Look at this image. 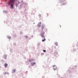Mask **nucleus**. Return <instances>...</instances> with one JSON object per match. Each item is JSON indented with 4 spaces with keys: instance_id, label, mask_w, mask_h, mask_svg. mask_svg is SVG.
Wrapping results in <instances>:
<instances>
[{
    "instance_id": "nucleus-16",
    "label": "nucleus",
    "mask_w": 78,
    "mask_h": 78,
    "mask_svg": "<svg viewBox=\"0 0 78 78\" xmlns=\"http://www.w3.org/2000/svg\"><path fill=\"white\" fill-rule=\"evenodd\" d=\"M39 23H40V24H41V22H40Z\"/></svg>"
},
{
    "instance_id": "nucleus-17",
    "label": "nucleus",
    "mask_w": 78,
    "mask_h": 78,
    "mask_svg": "<svg viewBox=\"0 0 78 78\" xmlns=\"http://www.w3.org/2000/svg\"><path fill=\"white\" fill-rule=\"evenodd\" d=\"M56 70V69H54V70Z\"/></svg>"
},
{
    "instance_id": "nucleus-10",
    "label": "nucleus",
    "mask_w": 78,
    "mask_h": 78,
    "mask_svg": "<svg viewBox=\"0 0 78 78\" xmlns=\"http://www.w3.org/2000/svg\"><path fill=\"white\" fill-rule=\"evenodd\" d=\"M44 52H46V51L45 50H43Z\"/></svg>"
},
{
    "instance_id": "nucleus-8",
    "label": "nucleus",
    "mask_w": 78,
    "mask_h": 78,
    "mask_svg": "<svg viewBox=\"0 0 78 78\" xmlns=\"http://www.w3.org/2000/svg\"><path fill=\"white\" fill-rule=\"evenodd\" d=\"M46 40L45 38H44V40H42V42H44V41H45Z\"/></svg>"
},
{
    "instance_id": "nucleus-1",
    "label": "nucleus",
    "mask_w": 78,
    "mask_h": 78,
    "mask_svg": "<svg viewBox=\"0 0 78 78\" xmlns=\"http://www.w3.org/2000/svg\"><path fill=\"white\" fill-rule=\"evenodd\" d=\"M15 3V0H9L7 2V3L9 5H10V8L11 9H13L14 6V3Z\"/></svg>"
},
{
    "instance_id": "nucleus-4",
    "label": "nucleus",
    "mask_w": 78,
    "mask_h": 78,
    "mask_svg": "<svg viewBox=\"0 0 78 78\" xmlns=\"http://www.w3.org/2000/svg\"><path fill=\"white\" fill-rule=\"evenodd\" d=\"M16 72V69H13L12 71V73H15Z\"/></svg>"
},
{
    "instance_id": "nucleus-11",
    "label": "nucleus",
    "mask_w": 78,
    "mask_h": 78,
    "mask_svg": "<svg viewBox=\"0 0 78 78\" xmlns=\"http://www.w3.org/2000/svg\"><path fill=\"white\" fill-rule=\"evenodd\" d=\"M8 38L9 39H11V37H9Z\"/></svg>"
},
{
    "instance_id": "nucleus-15",
    "label": "nucleus",
    "mask_w": 78,
    "mask_h": 78,
    "mask_svg": "<svg viewBox=\"0 0 78 78\" xmlns=\"http://www.w3.org/2000/svg\"><path fill=\"white\" fill-rule=\"evenodd\" d=\"M4 74H5V75H6V73H4Z\"/></svg>"
},
{
    "instance_id": "nucleus-7",
    "label": "nucleus",
    "mask_w": 78,
    "mask_h": 78,
    "mask_svg": "<svg viewBox=\"0 0 78 78\" xmlns=\"http://www.w3.org/2000/svg\"><path fill=\"white\" fill-rule=\"evenodd\" d=\"M44 26L42 25L41 27V30H44Z\"/></svg>"
},
{
    "instance_id": "nucleus-13",
    "label": "nucleus",
    "mask_w": 78,
    "mask_h": 78,
    "mask_svg": "<svg viewBox=\"0 0 78 78\" xmlns=\"http://www.w3.org/2000/svg\"><path fill=\"white\" fill-rule=\"evenodd\" d=\"M25 37H27V38H28V36H25Z\"/></svg>"
},
{
    "instance_id": "nucleus-2",
    "label": "nucleus",
    "mask_w": 78,
    "mask_h": 78,
    "mask_svg": "<svg viewBox=\"0 0 78 78\" xmlns=\"http://www.w3.org/2000/svg\"><path fill=\"white\" fill-rule=\"evenodd\" d=\"M62 3L63 5H65L67 3V2L66 1L64 0H63L62 1Z\"/></svg>"
},
{
    "instance_id": "nucleus-12",
    "label": "nucleus",
    "mask_w": 78,
    "mask_h": 78,
    "mask_svg": "<svg viewBox=\"0 0 78 78\" xmlns=\"http://www.w3.org/2000/svg\"><path fill=\"white\" fill-rule=\"evenodd\" d=\"M40 25H38V27H40Z\"/></svg>"
},
{
    "instance_id": "nucleus-5",
    "label": "nucleus",
    "mask_w": 78,
    "mask_h": 78,
    "mask_svg": "<svg viewBox=\"0 0 78 78\" xmlns=\"http://www.w3.org/2000/svg\"><path fill=\"white\" fill-rule=\"evenodd\" d=\"M6 57H7L6 55H4V57L5 58V59H6Z\"/></svg>"
},
{
    "instance_id": "nucleus-9",
    "label": "nucleus",
    "mask_w": 78,
    "mask_h": 78,
    "mask_svg": "<svg viewBox=\"0 0 78 78\" xmlns=\"http://www.w3.org/2000/svg\"><path fill=\"white\" fill-rule=\"evenodd\" d=\"M32 64V66H34V64H36V63H35V62H34L33 63H31Z\"/></svg>"
},
{
    "instance_id": "nucleus-14",
    "label": "nucleus",
    "mask_w": 78,
    "mask_h": 78,
    "mask_svg": "<svg viewBox=\"0 0 78 78\" xmlns=\"http://www.w3.org/2000/svg\"><path fill=\"white\" fill-rule=\"evenodd\" d=\"M55 66V65H53L52 66V67H54Z\"/></svg>"
},
{
    "instance_id": "nucleus-6",
    "label": "nucleus",
    "mask_w": 78,
    "mask_h": 78,
    "mask_svg": "<svg viewBox=\"0 0 78 78\" xmlns=\"http://www.w3.org/2000/svg\"><path fill=\"white\" fill-rule=\"evenodd\" d=\"M4 66L5 67H7V66H8V64L6 63H5L4 64Z\"/></svg>"
},
{
    "instance_id": "nucleus-3",
    "label": "nucleus",
    "mask_w": 78,
    "mask_h": 78,
    "mask_svg": "<svg viewBox=\"0 0 78 78\" xmlns=\"http://www.w3.org/2000/svg\"><path fill=\"white\" fill-rule=\"evenodd\" d=\"M44 34H45V33L44 32L43 33V34H41V36L43 38H45V36H44Z\"/></svg>"
}]
</instances>
